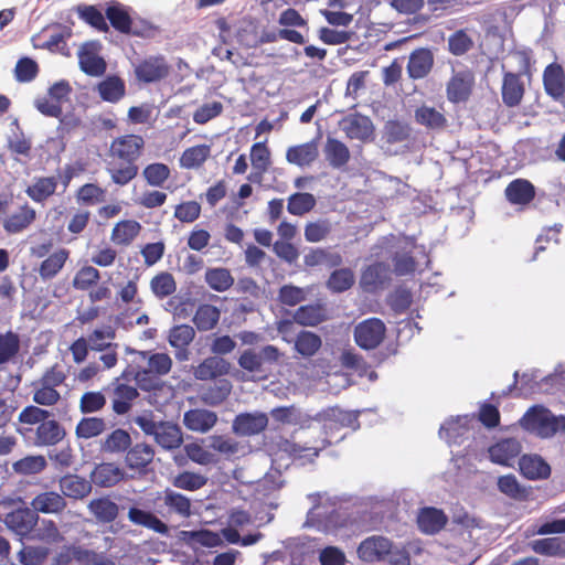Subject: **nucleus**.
Returning a JSON list of instances; mask_svg holds the SVG:
<instances>
[{"label":"nucleus","mask_w":565,"mask_h":565,"mask_svg":"<svg viewBox=\"0 0 565 565\" xmlns=\"http://www.w3.org/2000/svg\"><path fill=\"white\" fill-rule=\"evenodd\" d=\"M20 351V339L12 331L0 334V365L11 362Z\"/></svg>","instance_id":"nucleus-61"},{"label":"nucleus","mask_w":565,"mask_h":565,"mask_svg":"<svg viewBox=\"0 0 565 565\" xmlns=\"http://www.w3.org/2000/svg\"><path fill=\"white\" fill-rule=\"evenodd\" d=\"M125 470L114 462L97 463L90 472L92 483L99 488H111L122 481Z\"/></svg>","instance_id":"nucleus-20"},{"label":"nucleus","mask_w":565,"mask_h":565,"mask_svg":"<svg viewBox=\"0 0 565 565\" xmlns=\"http://www.w3.org/2000/svg\"><path fill=\"white\" fill-rule=\"evenodd\" d=\"M269 414L279 424L295 425L302 429L309 428L312 423V416L301 412L296 405L275 407Z\"/></svg>","instance_id":"nucleus-28"},{"label":"nucleus","mask_w":565,"mask_h":565,"mask_svg":"<svg viewBox=\"0 0 565 565\" xmlns=\"http://www.w3.org/2000/svg\"><path fill=\"white\" fill-rule=\"evenodd\" d=\"M126 452L125 461L130 469L142 470L152 462L154 457L152 446L146 443H137Z\"/></svg>","instance_id":"nucleus-38"},{"label":"nucleus","mask_w":565,"mask_h":565,"mask_svg":"<svg viewBox=\"0 0 565 565\" xmlns=\"http://www.w3.org/2000/svg\"><path fill=\"white\" fill-rule=\"evenodd\" d=\"M543 87L547 96L555 102L565 98V70L556 62H553L543 71Z\"/></svg>","instance_id":"nucleus-16"},{"label":"nucleus","mask_w":565,"mask_h":565,"mask_svg":"<svg viewBox=\"0 0 565 565\" xmlns=\"http://www.w3.org/2000/svg\"><path fill=\"white\" fill-rule=\"evenodd\" d=\"M78 60L81 70L90 76H100L106 72V62L98 55L95 43H85L79 52Z\"/></svg>","instance_id":"nucleus-27"},{"label":"nucleus","mask_w":565,"mask_h":565,"mask_svg":"<svg viewBox=\"0 0 565 565\" xmlns=\"http://www.w3.org/2000/svg\"><path fill=\"white\" fill-rule=\"evenodd\" d=\"M525 95V84L521 74L507 71L502 75L501 97L508 108H515L522 104Z\"/></svg>","instance_id":"nucleus-15"},{"label":"nucleus","mask_w":565,"mask_h":565,"mask_svg":"<svg viewBox=\"0 0 565 565\" xmlns=\"http://www.w3.org/2000/svg\"><path fill=\"white\" fill-rule=\"evenodd\" d=\"M312 422L321 423L326 435L330 431L340 430L345 427L353 429L359 427L358 414L344 411L338 406L328 407L318 412L312 416Z\"/></svg>","instance_id":"nucleus-10"},{"label":"nucleus","mask_w":565,"mask_h":565,"mask_svg":"<svg viewBox=\"0 0 565 565\" xmlns=\"http://www.w3.org/2000/svg\"><path fill=\"white\" fill-rule=\"evenodd\" d=\"M411 134V126L401 120H388L384 126V138L391 145L406 141Z\"/></svg>","instance_id":"nucleus-59"},{"label":"nucleus","mask_w":565,"mask_h":565,"mask_svg":"<svg viewBox=\"0 0 565 565\" xmlns=\"http://www.w3.org/2000/svg\"><path fill=\"white\" fill-rule=\"evenodd\" d=\"M233 385L227 379L214 380L213 384L202 387L201 401L210 406L221 405L231 394Z\"/></svg>","instance_id":"nucleus-37"},{"label":"nucleus","mask_w":565,"mask_h":565,"mask_svg":"<svg viewBox=\"0 0 565 565\" xmlns=\"http://www.w3.org/2000/svg\"><path fill=\"white\" fill-rule=\"evenodd\" d=\"M106 429V422L100 417H83L76 425L78 438L89 439L99 436Z\"/></svg>","instance_id":"nucleus-60"},{"label":"nucleus","mask_w":565,"mask_h":565,"mask_svg":"<svg viewBox=\"0 0 565 565\" xmlns=\"http://www.w3.org/2000/svg\"><path fill=\"white\" fill-rule=\"evenodd\" d=\"M89 512L96 518L98 522L111 523L119 514V507L116 502L111 501L109 497H102L90 500L88 503Z\"/></svg>","instance_id":"nucleus-43"},{"label":"nucleus","mask_w":565,"mask_h":565,"mask_svg":"<svg viewBox=\"0 0 565 565\" xmlns=\"http://www.w3.org/2000/svg\"><path fill=\"white\" fill-rule=\"evenodd\" d=\"M321 338L312 331H300L295 340V350L303 358L313 356L321 348Z\"/></svg>","instance_id":"nucleus-52"},{"label":"nucleus","mask_w":565,"mask_h":565,"mask_svg":"<svg viewBox=\"0 0 565 565\" xmlns=\"http://www.w3.org/2000/svg\"><path fill=\"white\" fill-rule=\"evenodd\" d=\"M331 445V441L327 438L321 439L315 446L307 447L299 444L292 443L288 439H284L279 444V449L287 452L295 460H303V462H313L319 454Z\"/></svg>","instance_id":"nucleus-23"},{"label":"nucleus","mask_w":565,"mask_h":565,"mask_svg":"<svg viewBox=\"0 0 565 565\" xmlns=\"http://www.w3.org/2000/svg\"><path fill=\"white\" fill-rule=\"evenodd\" d=\"M231 370V363L222 356H209L195 369L194 377L200 381H212L223 379Z\"/></svg>","instance_id":"nucleus-25"},{"label":"nucleus","mask_w":565,"mask_h":565,"mask_svg":"<svg viewBox=\"0 0 565 565\" xmlns=\"http://www.w3.org/2000/svg\"><path fill=\"white\" fill-rule=\"evenodd\" d=\"M130 446V434L122 428H116L100 443V451L105 454H124Z\"/></svg>","instance_id":"nucleus-45"},{"label":"nucleus","mask_w":565,"mask_h":565,"mask_svg":"<svg viewBox=\"0 0 565 565\" xmlns=\"http://www.w3.org/2000/svg\"><path fill=\"white\" fill-rule=\"evenodd\" d=\"M249 157L252 166L259 173H265L271 164L270 150L266 146V141L255 142L250 147Z\"/></svg>","instance_id":"nucleus-63"},{"label":"nucleus","mask_w":565,"mask_h":565,"mask_svg":"<svg viewBox=\"0 0 565 565\" xmlns=\"http://www.w3.org/2000/svg\"><path fill=\"white\" fill-rule=\"evenodd\" d=\"M387 279V268L382 263L369 265L361 274L360 287L365 292H376Z\"/></svg>","instance_id":"nucleus-36"},{"label":"nucleus","mask_w":565,"mask_h":565,"mask_svg":"<svg viewBox=\"0 0 565 565\" xmlns=\"http://www.w3.org/2000/svg\"><path fill=\"white\" fill-rule=\"evenodd\" d=\"M26 503L19 497L2 502V505L12 508L6 514V524L12 530L22 543L18 553L19 562L24 565H35V512L28 508Z\"/></svg>","instance_id":"nucleus-2"},{"label":"nucleus","mask_w":565,"mask_h":565,"mask_svg":"<svg viewBox=\"0 0 565 565\" xmlns=\"http://www.w3.org/2000/svg\"><path fill=\"white\" fill-rule=\"evenodd\" d=\"M319 157V148L316 141L291 146L286 151V160L298 167H309Z\"/></svg>","instance_id":"nucleus-32"},{"label":"nucleus","mask_w":565,"mask_h":565,"mask_svg":"<svg viewBox=\"0 0 565 565\" xmlns=\"http://www.w3.org/2000/svg\"><path fill=\"white\" fill-rule=\"evenodd\" d=\"M433 66V52L427 47H419L409 54L406 70L409 78L417 81L425 78L431 72Z\"/></svg>","instance_id":"nucleus-18"},{"label":"nucleus","mask_w":565,"mask_h":565,"mask_svg":"<svg viewBox=\"0 0 565 565\" xmlns=\"http://www.w3.org/2000/svg\"><path fill=\"white\" fill-rule=\"evenodd\" d=\"M70 252L65 248H60L46 257L40 265L38 271L43 279H51L55 277L64 267Z\"/></svg>","instance_id":"nucleus-49"},{"label":"nucleus","mask_w":565,"mask_h":565,"mask_svg":"<svg viewBox=\"0 0 565 565\" xmlns=\"http://www.w3.org/2000/svg\"><path fill=\"white\" fill-rule=\"evenodd\" d=\"M475 75L470 70L456 72L446 86L447 98L452 104L465 103L472 94Z\"/></svg>","instance_id":"nucleus-14"},{"label":"nucleus","mask_w":565,"mask_h":565,"mask_svg":"<svg viewBox=\"0 0 565 565\" xmlns=\"http://www.w3.org/2000/svg\"><path fill=\"white\" fill-rule=\"evenodd\" d=\"M100 97L109 103H116L125 95V83L117 76H109L98 85Z\"/></svg>","instance_id":"nucleus-56"},{"label":"nucleus","mask_w":565,"mask_h":565,"mask_svg":"<svg viewBox=\"0 0 565 565\" xmlns=\"http://www.w3.org/2000/svg\"><path fill=\"white\" fill-rule=\"evenodd\" d=\"M60 488L65 497L83 499L92 491V480L76 475H67L60 479Z\"/></svg>","instance_id":"nucleus-40"},{"label":"nucleus","mask_w":565,"mask_h":565,"mask_svg":"<svg viewBox=\"0 0 565 565\" xmlns=\"http://www.w3.org/2000/svg\"><path fill=\"white\" fill-rule=\"evenodd\" d=\"M342 130L349 139L366 141L374 135L372 120L360 113L350 114L341 121Z\"/></svg>","instance_id":"nucleus-17"},{"label":"nucleus","mask_w":565,"mask_h":565,"mask_svg":"<svg viewBox=\"0 0 565 565\" xmlns=\"http://www.w3.org/2000/svg\"><path fill=\"white\" fill-rule=\"evenodd\" d=\"M49 412L38 407V444L55 445L65 436L64 428L54 419L46 420Z\"/></svg>","instance_id":"nucleus-22"},{"label":"nucleus","mask_w":565,"mask_h":565,"mask_svg":"<svg viewBox=\"0 0 565 565\" xmlns=\"http://www.w3.org/2000/svg\"><path fill=\"white\" fill-rule=\"evenodd\" d=\"M146 141L137 134H126L110 142L106 171L111 182L118 186L129 184L138 175V160L145 151Z\"/></svg>","instance_id":"nucleus-1"},{"label":"nucleus","mask_w":565,"mask_h":565,"mask_svg":"<svg viewBox=\"0 0 565 565\" xmlns=\"http://www.w3.org/2000/svg\"><path fill=\"white\" fill-rule=\"evenodd\" d=\"M105 15L110 25L122 34L141 35L137 30H132V19L128 9L117 1H111L105 10Z\"/></svg>","instance_id":"nucleus-24"},{"label":"nucleus","mask_w":565,"mask_h":565,"mask_svg":"<svg viewBox=\"0 0 565 565\" xmlns=\"http://www.w3.org/2000/svg\"><path fill=\"white\" fill-rule=\"evenodd\" d=\"M497 484L501 493L513 500L524 501L530 497L529 489L522 486L512 473L499 477Z\"/></svg>","instance_id":"nucleus-50"},{"label":"nucleus","mask_w":565,"mask_h":565,"mask_svg":"<svg viewBox=\"0 0 565 565\" xmlns=\"http://www.w3.org/2000/svg\"><path fill=\"white\" fill-rule=\"evenodd\" d=\"M519 423L524 430L540 438H551L557 430H562L561 416H554L548 408L542 405L530 407Z\"/></svg>","instance_id":"nucleus-5"},{"label":"nucleus","mask_w":565,"mask_h":565,"mask_svg":"<svg viewBox=\"0 0 565 565\" xmlns=\"http://www.w3.org/2000/svg\"><path fill=\"white\" fill-rule=\"evenodd\" d=\"M284 353L273 344L264 345L260 350L246 349L237 359V364L249 374L266 379L270 366L279 363Z\"/></svg>","instance_id":"nucleus-4"},{"label":"nucleus","mask_w":565,"mask_h":565,"mask_svg":"<svg viewBox=\"0 0 565 565\" xmlns=\"http://www.w3.org/2000/svg\"><path fill=\"white\" fill-rule=\"evenodd\" d=\"M78 17L99 32H108L109 26L106 22V15L95 6H78Z\"/></svg>","instance_id":"nucleus-62"},{"label":"nucleus","mask_w":565,"mask_h":565,"mask_svg":"<svg viewBox=\"0 0 565 565\" xmlns=\"http://www.w3.org/2000/svg\"><path fill=\"white\" fill-rule=\"evenodd\" d=\"M34 217V210L26 204L21 205L19 211L12 213L3 221V228L9 234L20 233L31 224Z\"/></svg>","instance_id":"nucleus-46"},{"label":"nucleus","mask_w":565,"mask_h":565,"mask_svg":"<svg viewBox=\"0 0 565 565\" xmlns=\"http://www.w3.org/2000/svg\"><path fill=\"white\" fill-rule=\"evenodd\" d=\"M392 548L391 540L382 535H372L359 544L356 553L361 561L375 563L384 561L391 554Z\"/></svg>","instance_id":"nucleus-13"},{"label":"nucleus","mask_w":565,"mask_h":565,"mask_svg":"<svg viewBox=\"0 0 565 565\" xmlns=\"http://www.w3.org/2000/svg\"><path fill=\"white\" fill-rule=\"evenodd\" d=\"M521 451L522 445L516 438H503L489 448V457L494 463L510 467Z\"/></svg>","instance_id":"nucleus-19"},{"label":"nucleus","mask_w":565,"mask_h":565,"mask_svg":"<svg viewBox=\"0 0 565 565\" xmlns=\"http://www.w3.org/2000/svg\"><path fill=\"white\" fill-rule=\"evenodd\" d=\"M145 182L152 188H163L171 177V169L163 162H151L141 172Z\"/></svg>","instance_id":"nucleus-48"},{"label":"nucleus","mask_w":565,"mask_h":565,"mask_svg":"<svg viewBox=\"0 0 565 565\" xmlns=\"http://www.w3.org/2000/svg\"><path fill=\"white\" fill-rule=\"evenodd\" d=\"M504 194L511 204L527 205L535 198V188L529 180L515 179L507 185Z\"/></svg>","instance_id":"nucleus-34"},{"label":"nucleus","mask_w":565,"mask_h":565,"mask_svg":"<svg viewBox=\"0 0 565 565\" xmlns=\"http://www.w3.org/2000/svg\"><path fill=\"white\" fill-rule=\"evenodd\" d=\"M134 423L154 441L167 450L179 448L183 443V434L179 425L171 422H156L151 413L139 415Z\"/></svg>","instance_id":"nucleus-3"},{"label":"nucleus","mask_w":565,"mask_h":565,"mask_svg":"<svg viewBox=\"0 0 565 565\" xmlns=\"http://www.w3.org/2000/svg\"><path fill=\"white\" fill-rule=\"evenodd\" d=\"M353 335L361 349L374 350L384 341L386 326L380 318H369L354 327Z\"/></svg>","instance_id":"nucleus-9"},{"label":"nucleus","mask_w":565,"mask_h":565,"mask_svg":"<svg viewBox=\"0 0 565 565\" xmlns=\"http://www.w3.org/2000/svg\"><path fill=\"white\" fill-rule=\"evenodd\" d=\"M355 282V276L350 268H340L333 270L328 280L327 287L332 292H344L349 290Z\"/></svg>","instance_id":"nucleus-54"},{"label":"nucleus","mask_w":565,"mask_h":565,"mask_svg":"<svg viewBox=\"0 0 565 565\" xmlns=\"http://www.w3.org/2000/svg\"><path fill=\"white\" fill-rule=\"evenodd\" d=\"M141 355L148 358L147 367L138 370L135 380L141 390L151 391L158 387L159 377L171 371L172 359L167 353L141 352Z\"/></svg>","instance_id":"nucleus-6"},{"label":"nucleus","mask_w":565,"mask_h":565,"mask_svg":"<svg viewBox=\"0 0 565 565\" xmlns=\"http://www.w3.org/2000/svg\"><path fill=\"white\" fill-rule=\"evenodd\" d=\"M170 65L163 55H149L134 64L136 79L143 84L158 83L170 74Z\"/></svg>","instance_id":"nucleus-8"},{"label":"nucleus","mask_w":565,"mask_h":565,"mask_svg":"<svg viewBox=\"0 0 565 565\" xmlns=\"http://www.w3.org/2000/svg\"><path fill=\"white\" fill-rule=\"evenodd\" d=\"M150 288L157 298L163 299L175 292L177 282L172 274L161 271L152 277Z\"/></svg>","instance_id":"nucleus-57"},{"label":"nucleus","mask_w":565,"mask_h":565,"mask_svg":"<svg viewBox=\"0 0 565 565\" xmlns=\"http://www.w3.org/2000/svg\"><path fill=\"white\" fill-rule=\"evenodd\" d=\"M221 318V311L217 307L210 303L199 305L193 316V323L201 332L213 330Z\"/></svg>","instance_id":"nucleus-44"},{"label":"nucleus","mask_w":565,"mask_h":565,"mask_svg":"<svg viewBox=\"0 0 565 565\" xmlns=\"http://www.w3.org/2000/svg\"><path fill=\"white\" fill-rule=\"evenodd\" d=\"M212 148L207 143L186 148L180 156L179 164L185 170H200L211 158Z\"/></svg>","instance_id":"nucleus-33"},{"label":"nucleus","mask_w":565,"mask_h":565,"mask_svg":"<svg viewBox=\"0 0 565 565\" xmlns=\"http://www.w3.org/2000/svg\"><path fill=\"white\" fill-rule=\"evenodd\" d=\"M194 338L195 330L193 327L189 324H178L170 329L168 341L172 348L185 353Z\"/></svg>","instance_id":"nucleus-53"},{"label":"nucleus","mask_w":565,"mask_h":565,"mask_svg":"<svg viewBox=\"0 0 565 565\" xmlns=\"http://www.w3.org/2000/svg\"><path fill=\"white\" fill-rule=\"evenodd\" d=\"M447 522L448 516L445 512L434 507L420 509L417 515L419 530L429 535L440 532L446 526Z\"/></svg>","instance_id":"nucleus-29"},{"label":"nucleus","mask_w":565,"mask_h":565,"mask_svg":"<svg viewBox=\"0 0 565 565\" xmlns=\"http://www.w3.org/2000/svg\"><path fill=\"white\" fill-rule=\"evenodd\" d=\"M415 121L428 130L440 131L448 126V119L443 106L439 109L423 104L414 111Z\"/></svg>","instance_id":"nucleus-21"},{"label":"nucleus","mask_w":565,"mask_h":565,"mask_svg":"<svg viewBox=\"0 0 565 565\" xmlns=\"http://www.w3.org/2000/svg\"><path fill=\"white\" fill-rule=\"evenodd\" d=\"M72 86L68 81L61 79L54 83L40 100L38 110L45 116L58 118L63 114V106L70 103Z\"/></svg>","instance_id":"nucleus-7"},{"label":"nucleus","mask_w":565,"mask_h":565,"mask_svg":"<svg viewBox=\"0 0 565 565\" xmlns=\"http://www.w3.org/2000/svg\"><path fill=\"white\" fill-rule=\"evenodd\" d=\"M74 554L75 561L81 565H116L105 553L87 550L81 545H76Z\"/></svg>","instance_id":"nucleus-64"},{"label":"nucleus","mask_w":565,"mask_h":565,"mask_svg":"<svg viewBox=\"0 0 565 565\" xmlns=\"http://www.w3.org/2000/svg\"><path fill=\"white\" fill-rule=\"evenodd\" d=\"M116 338V330L113 326L107 324L103 328L95 329L87 337V342L92 351H103L107 349L108 344L114 343Z\"/></svg>","instance_id":"nucleus-58"},{"label":"nucleus","mask_w":565,"mask_h":565,"mask_svg":"<svg viewBox=\"0 0 565 565\" xmlns=\"http://www.w3.org/2000/svg\"><path fill=\"white\" fill-rule=\"evenodd\" d=\"M106 189L96 183H85L75 193L76 202L83 206H94L106 200Z\"/></svg>","instance_id":"nucleus-51"},{"label":"nucleus","mask_w":565,"mask_h":565,"mask_svg":"<svg viewBox=\"0 0 565 565\" xmlns=\"http://www.w3.org/2000/svg\"><path fill=\"white\" fill-rule=\"evenodd\" d=\"M326 160L334 169H341L348 164L351 154L347 145L335 138H328L323 149Z\"/></svg>","instance_id":"nucleus-42"},{"label":"nucleus","mask_w":565,"mask_h":565,"mask_svg":"<svg viewBox=\"0 0 565 565\" xmlns=\"http://www.w3.org/2000/svg\"><path fill=\"white\" fill-rule=\"evenodd\" d=\"M204 280L212 290L217 292L227 291L235 281L231 270L224 267L207 268Z\"/></svg>","instance_id":"nucleus-47"},{"label":"nucleus","mask_w":565,"mask_h":565,"mask_svg":"<svg viewBox=\"0 0 565 565\" xmlns=\"http://www.w3.org/2000/svg\"><path fill=\"white\" fill-rule=\"evenodd\" d=\"M105 392L108 393L111 411L119 416L128 414L135 401L139 397L138 390L132 385L122 383L120 377H116L109 386L105 388Z\"/></svg>","instance_id":"nucleus-11"},{"label":"nucleus","mask_w":565,"mask_h":565,"mask_svg":"<svg viewBox=\"0 0 565 565\" xmlns=\"http://www.w3.org/2000/svg\"><path fill=\"white\" fill-rule=\"evenodd\" d=\"M328 319L326 307L321 303L300 306L294 313L296 323L305 327H315Z\"/></svg>","instance_id":"nucleus-39"},{"label":"nucleus","mask_w":565,"mask_h":565,"mask_svg":"<svg viewBox=\"0 0 565 565\" xmlns=\"http://www.w3.org/2000/svg\"><path fill=\"white\" fill-rule=\"evenodd\" d=\"M519 469L529 480H544L551 476L550 465L539 455H523L519 459Z\"/></svg>","instance_id":"nucleus-30"},{"label":"nucleus","mask_w":565,"mask_h":565,"mask_svg":"<svg viewBox=\"0 0 565 565\" xmlns=\"http://www.w3.org/2000/svg\"><path fill=\"white\" fill-rule=\"evenodd\" d=\"M128 520L138 526L146 527L161 535L169 534V526L161 519H159L153 512L142 510L137 507H131L127 514Z\"/></svg>","instance_id":"nucleus-31"},{"label":"nucleus","mask_w":565,"mask_h":565,"mask_svg":"<svg viewBox=\"0 0 565 565\" xmlns=\"http://www.w3.org/2000/svg\"><path fill=\"white\" fill-rule=\"evenodd\" d=\"M316 198L308 192H297L288 198L287 211L296 216H302L313 210L316 206Z\"/></svg>","instance_id":"nucleus-55"},{"label":"nucleus","mask_w":565,"mask_h":565,"mask_svg":"<svg viewBox=\"0 0 565 565\" xmlns=\"http://www.w3.org/2000/svg\"><path fill=\"white\" fill-rule=\"evenodd\" d=\"M142 226L138 221L124 220L113 227L110 239L116 245L128 246L140 234Z\"/></svg>","instance_id":"nucleus-41"},{"label":"nucleus","mask_w":565,"mask_h":565,"mask_svg":"<svg viewBox=\"0 0 565 565\" xmlns=\"http://www.w3.org/2000/svg\"><path fill=\"white\" fill-rule=\"evenodd\" d=\"M268 426V417L265 413H244L235 417L233 429L242 436L260 434Z\"/></svg>","instance_id":"nucleus-26"},{"label":"nucleus","mask_w":565,"mask_h":565,"mask_svg":"<svg viewBox=\"0 0 565 565\" xmlns=\"http://www.w3.org/2000/svg\"><path fill=\"white\" fill-rule=\"evenodd\" d=\"M158 500L161 502L159 513L166 519L172 516L189 519L192 515L191 500L180 492L166 489Z\"/></svg>","instance_id":"nucleus-12"},{"label":"nucleus","mask_w":565,"mask_h":565,"mask_svg":"<svg viewBox=\"0 0 565 565\" xmlns=\"http://www.w3.org/2000/svg\"><path fill=\"white\" fill-rule=\"evenodd\" d=\"M217 422L214 412L202 408L190 409L184 413L183 423L192 431L206 433Z\"/></svg>","instance_id":"nucleus-35"}]
</instances>
